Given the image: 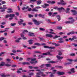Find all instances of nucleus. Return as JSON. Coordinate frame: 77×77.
<instances>
[{"label":"nucleus","instance_id":"nucleus-50","mask_svg":"<svg viewBox=\"0 0 77 77\" xmlns=\"http://www.w3.org/2000/svg\"><path fill=\"white\" fill-rule=\"evenodd\" d=\"M35 53H41V52L39 51H34Z\"/></svg>","mask_w":77,"mask_h":77},{"label":"nucleus","instance_id":"nucleus-37","mask_svg":"<svg viewBox=\"0 0 77 77\" xmlns=\"http://www.w3.org/2000/svg\"><path fill=\"white\" fill-rule=\"evenodd\" d=\"M5 10L3 8H2L1 10V12H5Z\"/></svg>","mask_w":77,"mask_h":77},{"label":"nucleus","instance_id":"nucleus-8","mask_svg":"<svg viewBox=\"0 0 77 77\" xmlns=\"http://www.w3.org/2000/svg\"><path fill=\"white\" fill-rule=\"evenodd\" d=\"M60 2H61V5L63 6L66 4V2H65V1H64L63 0H60Z\"/></svg>","mask_w":77,"mask_h":77},{"label":"nucleus","instance_id":"nucleus-47","mask_svg":"<svg viewBox=\"0 0 77 77\" xmlns=\"http://www.w3.org/2000/svg\"><path fill=\"white\" fill-rule=\"evenodd\" d=\"M29 75H34V73L33 72L30 73H29Z\"/></svg>","mask_w":77,"mask_h":77},{"label":"nucleus","instance_id":"nucleus-53","mask_svg":"<svg viewBox=\"0 0 77 77\" xmlns=\"http://www.w3.org/2000/svg\"><path fill=\"white\" fill-rule=\"evenodd\" d=\"M50 23H51V24H56V22H50Z\"/></svg>","mask_w":77,"mask_h":77},{"label":"nucleus","instance_id":"nucleus-18","mask_svg":"<svg viewBox=\"0 0 77 77\" xmlns=\"http://www.w3.org/2000/svg\"><path fill=\"white\" fill-rule=\"evenodd\" d=\"M70 71L72 73H74L75 72V71L74 69V68H72L70 69Z\"/></svg>","mask_w":77,"mask_h":77},{"label":"nucleus","instance_id":"nucleus-44","mask_svg":"<svg viewBox=\"0 0 77 77\" xmlns=\"http://www.w3.org/2000/svg\"><path fill=\"white\" fill-rule=\"evenodd\" d=\"M59 37H60V36H57V35H56L53 38V39H56V38H59Z\"/></svg>","mask_w":77,"mask_h":77},{"label":"nucleus","instance_id":"nucleus-27","mask_svg":"<svg viewBox=\"0 0 77 77\" xmlns=\"http://www.w3.org/2000/svg\"><path fill=\"white\" fill-rule=\"evenodd\" d=\"M21 38H19L18 39V40H16L15 41V42H20V41L19 40H20V39H21Z\"/></svg>","mask_w":77,"mask_h":77},{"label":"nucleus","instance_id":"nucleus-9","mask_svg":"<svg viewBox=\"0 0 77 77\" xmlns=\"http://www.w3.org/2000/svg\"><path fill=\"white\" fill-rule=\"evenodd\" d=\"M45 36L46 37H48L49 38H53V36L52 35L47 34L45 35Z\"/></svg>","mask_w":77,"mask_h":77},{"label":"nucleus","instance_id":"nucleus-32","mask_svg":"<svg viewBox=\"0 0 77 77\" xmlns=\"http://www.w3.org/2000/svg\"><path fill=\"white\" fill-rule=\"evenodd\" d=\"M75 56V53H72L70 54V56Z\"/></svg>","mask_w":77,"mask_h":77},{"label":"nucleus","instance_id":"nucleus-63","mask_svg":"<svg viewBox=\"0 0 77 77\" xmlns=\"http://www.w3.org/2000/svg\"><path fill=\"white\" fill-rule=\"evenodd\" d=\"M58 42V43H63V41H59Z\"/></svg>","mask_w":77,"mask_h":77},{"label":"nucleus","instance_id":"nucleus-7","mask_svg":"<svg viewBox=\"0 0 77 77\" xmlns=\"http://www.w3.org/2000/svg\"><path fill=\"white\" fill-rule=\"evenodd\" d=\"M56 57L59 60H61L63 58V57H60V56L57 55Z\"/></svg>","mask_w":77,"mask_h":77},{"label":"nucleus","instance_id":"nucleus-24","mask_svg":"<svg viewBox=\"0 0 77 77\" xmlns=\"http://www.w3.org/2000/svg\"><path fill=\"white\" fill-rule=\"evenodd\" d=\"M41 2H42L41 1H37V5H40V4H41Z\"/></svg>","mask_w":77,"mask_h":77},{"label":"nucleus","instance_id":"nucleus-31","mask_svg":"<svg viewBox=\"0 0 77 77\" xmlns=\"http://www.w3.org/2000/svg\"><path fill=\"white\" fill-rule=\"evenodd\" d=\"M39 29L41 31H45V29L43 28H40Z\"/></svg>","mask_w":77,"mask_h":77},{"label":"nucleus","instance_id":"nucleus-52","mask_svg":"<svg viewBox=\"0 0 77 77\" xmlns=\"http://www.w3.org/2000/svg\"><path fill=\"white\" fill-rule=\"evenodd\" d=\"M34 69H39V67L38 66H36V67H33Z\"/></svg>","mask_w":77,"mask_h":77},{"label":"nucleus","instance_id":"nucleus-45","mask_svg":"<svg viewBox=\"0 0 77 77\" xmlns=\"http://www.w3.org/2000/svg\"><path fill=\"white\" fill-rule=\"evenodd\" d=\"M47 53V54H48V55H49L50 56H51V54H50V52L48 51Z\"/></svg>","mask_w":77,"mask_h":77},{"label":"nucleus","instance_id":"nucleus-29","mask_svg":"<svg viewBox=\"0 0 77 77\" xmlns=\"http://www.w3.org/2000/svg\"><path fill=\"white\" fill-rule=\"evenodd\" d=\"M57 18L58 21H60V16H57Z\"/></svg>","mask_w":77,"mask_h":77},{"label":"nucleus","instance_id":"nucleus-12","mask_svg":"<svg viewBox=\"0 0 77 77\" xmlns=\"http://www.w3.org/2000/svg\"><path fill=\"white\" fill-rule=\"evenodd\" d=\"M8 10V11H7V12H8V13H12V12H13V11L11 9L9 8Z\"/></svg>","mask_w":77,"mask_h":77},{"label":"nucleus","instance_id":"nucleus-42","mask_svg":"<svg viewBox=\"0 0 77 77\" xmlns=\"http://www.w3.org/2000/svg\"><path fill=\"white\" fill-rule=\"evenodd\" d=\"M25 32H26V33H27L28 32V31L27 30H24L23 31V33H25Z\"/></svg>","mask_w":77,"mask_h":77},{"label":"nucleus","instance_id":"nucleus-58","mask_svg":"<svg viewBox=\"0 0 77 77\" xmlns=\"http://www.w3.org/2000/svg\"><path fill=\"white\" fill-rule=\"evenodd\" d=\"M36 60V58H34V59H31V61H35V60Z\"/></svg>","mask_w":77,"mask_h":77},{"label":"nucleus","instance_id":"nucleus-5","mask_svg":"<svg viewBox=\"0 0 77 77\" xmlns=\"http://www.w3.org/2000/svg\"><path fill=\"white\" fill-rule=\"evenodd\" d=\"M44 48H49V49H54V47H49V46H44Z\"/></svg>","mask_w":77,"mask_h":77},{"label":"nucleus","instance_id":"nucleus-3","mask_svg":"<svg viewBox=\"0 0 77 77\" xmlns=\"http://www.w3.org/2000/svg\"><path fill=\"white\" fill-rule=\"evenodd\" d=\"M32 21L33 22H34V24L36 26H39V25L40 23L39 21H38L35 19H32Z\"/></svg>","mask_w":77,"mask_h":77},{"label":"nucleus","instance_id":"nucleus-1","mask_svg":"<svg viewBox=\"0 0 77 77\" xmlns=\"http://www.w3.org/2000/svg\"><path fill=\"white\" fill-rule=\"evenodd\" d=\"M68 19L69 20H71V21L68 20L65 22V24H73V23L75 21V20L73 19V17H69Z\"/></svg>","mask_w":77,"mask_h":77},{"label":"nucleus","instance_id":"nucleus-16","mask_svg":"<svg viewBox=\"0 0 77 77\" xmlns=\"http://www.w3.org/2000/svg\"><path fill=\"white\" fill-rule=\"evenodd\" d=\"M38 17H42V18H44V15L41 14H39L38 15Z\"/></svg>","mask_w":77,"mask_h":77},{"label":"nucleus","instance_id":"nucleus-13","mask_svg":"<svg viewBox=\"0 0 77 77\" xmlns=\"http://www.w3.org/2000/svg\"><path fill=\"white\" fill-rule=\"evenodd\" d=\"M70 10V8H67L66 9V10L65 12L66 13H67L68 14H69V11Z\"/></svg>","mask_w":77,"mask_h":77},{"label":"nucleus","instance_id":"nucleus-22","mask_svg":"<svg viewBox=\"0 0 77 77\" xmlns=\"http://www.w3.org/2000/svg\"><path fill=\"white\" fill-rule=\"evenodd\" d=\"M71 64H72V63L71 62H69L66 63H65L64 65L66 66L67 65H70Z\"/></svg>","mask_w":77,"mask_h":77},{"label":"nucleus","instance_id":"nucleus-17","mask_svg":"<svg viewBox=\"0 0 77 77\" xmlns=\"http://www.w3.org/2000/svg\"><path fill=\"white\" fill-rule=\"evenodd\" d=\"M32 11H34L35 12H38V10L36 9V8H33L32 9Z\"/></svg>","mask_w":77,"mask_h":77},{"label":"nucleus","instance_id":"nucleus-54","mask_svg":"<svg viewBox=\"0 0 77 77\" xmlns=\"http://www.w3.org/2000/svg\"><path fill=\"white\" fill-rule=\"evenodd\" d=\"M9 17V15L8 14L6 15L5 18H8V17Z\"/></svg>","mask_w":77,"mask_h":77},{"label":"nucleus","instance_id":"nucleus-6","mask_svg":"<svg viewBox=\"0 0 77 77\" xmlns=\"http://www.w3.org/2000/svg\"><path fill=\"white\" fill-rule=\"evenodd\" d=\"M71 11L72 12L73 15H77V11L74 10H71Z\"/></svg>","mask_w":77,"mask_h":77},{"label":"nucleus","instance_id":"nucleus-49","mask_svg":"<svg viewBox=\"0 0 77 77\" xmlns=\"http://www.w3.org/2000/svg\"><path fill=\"white\" fill-rule=\"evenodd\" d=\"M65 33L62 32H60L59 33V35H63V34H65Z\"/></svg>","mask_w":77,"mask_h":77},{"label":"nucleus","instance_id":"nucleus-21","mask_svg":"<svg viewBox=\"0 0 77 77\" xmlns=\"http://www.w3.org/2000/svg\"><path fill=\"white\" fill-rule=\"evenodd\" d=\"M33 41V40H30L28 41V42H29V44H33V42H32Z\"/></svg>","mask_w":77,"mask_h":77},{"label":"nucleus","instance_id":"nucleus-38","mask_svg":"<svg viewBox=\"0 0 77 77\" xmlns=\"http://www.w3.org/2000/svg\"><path fill=\"white\" fill-rule=\"evenodd\" d=\"M28 16L29 18H32V17H33V16L31 14H29Z\"/></svg>","mask_w":77,"mask_h":77},{"label":"nucleus","instance_id":"nucleus-43","mask_svg":"<svg viewBox=\"0 0 77 77\" xmlns=\"http://www.w3.org/2000/svg\"><path fill=\"white\" fill-rule=\"evenodd\" d=\"M29 68V69H32L33 67V66H28Z\"/></svg>","mask_w":77,"mask_h":77},{"label":"nucleus","instance_id":"nucleus-15","mask_svg":"<svg viewBox=\"0 0 77 77\" xmlns=\"http://www.w3.org/2000/svg\"><path fill=\"white\" fill-rule=\"evenodd\" d=\"M23 65H30V63L29 62H23L22 63Z\"/></svg>","mask_w":77,"mask_h":77},{"label":"nucleus","instance_id":"nucleus-20","mask_svg":"<svg viewBox=\"0 0 77 77\" xmlns=\"http://www.w3.org/2000/svg\"><path fill=\"white\" fill-rule=\"evenodd\" d=\"M6 38H5L4 37L0 38V41H2L3 39H6Z\"/></svg>","mask_w":77,"mask_h":77},{"label":"nucleus","instance_id":"nucleus-51","mask_svg":"<svg viewBox=\"0 0 77 77\" xmlns=\"http://www.w3.org/2000/svg\"><path fill=\"white\" fill-rule=\"evenodd\" d=\"M50 77H54V75L52 74V73H51V75H50Z\"/></svg>","mask_w":77,"mask_h":77},{"label":"nucleus","instance_id":"nucleus-57","mask_svg":"<svg viewBox=\"0 0 77 77\" xmlns=\"http://www.w3.org/2000/svg\"><path fill=\"white\" fill-rule=\"evenodd\" d=\"M6 30H5L4 31H0V33H3V32H6Z\"/></svg>","mask_w":77,"mask_h":77},{"label":"nucleus","instance_id":"nucleus-19","mask_svg":"<svg viewBox=\"0 0 77 77\" xmlns=\"http://www.w3.org/2000/svg\"><path fill=\"white\" fill-rule=\"evenodd\" d=\"M77 39V37L75 36H73V38L71 39V41H73L74 39Z\"/></svg>","mask_w":77,"mask_h":77},{"label":"nucleus","instance_id":"nucleus-64","mask_svg":"<svg viewBox=\"0 0 77 77\" xmlns=\"http://www.w3.org/2000/svg\"><path fill=\"white\" fill-rule=\"evenodd\" d=\"M17 52H22V51H21V50H17Z\"/></svg>","mask_w":77,"mask_h":77},{"label":"nucleus","instance_id":"nucleus-4","mask_svg":"<svg viewBox=\"0 0 77 77\" xmlns=\"http://www.w3.org/2000/svg\"><path fill=\"white\" fill-rule=\"evenodd\" d=\"M47 3H49V4H51L53 5V4H54V3H56V2L54 1H51L49 0L47 1Z\"/></svg>","mask_w":77,"mask_h":77},{"label":"nucleus","instance_id":"nucleus-41","mask_svg":"<svg viewBox=\"0 0 77 77\" xmlns=\"http://www.w3.org/2000/svg\"><path fill=\"white\" fill-rule=\"evenodd\" d=\"M5 65L6 66H11V64H5Z\"/></svg>","mask_w":77,"mask_h":77},{"label":"nucleus","instance_id":"nucleus-35","mask_svg":"<svg viewBox=\"0 0 77 77\" xmlns=\"http://www.w3.org/2000/svg\"><path fill=\"white\" fill-rule=\"evenodd\" d=\"M15 25H16V23H12L11 24V26H14Z\"/></svg>","mask_w":77,"mask_h":77},{"label":"nucleus","instance_id":"nucleus-36","mask_svg":"<svg viewBox=\"0 0 77 77\" xmlns=\"http://www.w3.org/2000/svg\"><path fill=\"white\" fill-rule=\"evenodd\" d=\"M67 60H68V61H69L70 62H71L72 61H73V60L72 59H67Z\"/></svg>","mask_w":77,"mask_h":77},{"label":"nucleus","instance_id":"nucleus-48","mask_svg":"<svg viewBox=\"0 0 77 77\" xmlns=\"http://www.w3.org/2000/svg\"><path fill=\"white\" fill-rule=\"evenodd\" d=\"M49 33H51V34H54V35H56V33H54V32H49Z\"/></svg>","mask_w":77,"mask_h":77},{"label":"nucleus","instance_id":"nucleus-23","mask_svg":"<svg viewBox=\"0 0 77 77\" xmlns=\"http://www.w3.org/2000/svg\"><path fill=\"white\" fill-rule=\"evenodd\" d=\"M15 17V14H10L9 15L10 17Z\"/></svg>","mask_w":77,"mask_h":77},{"label":"nucleus","instance_id":"nucleus-26","mask_svg":"<svg viewBox=\"0 0 77 77\" xmlns=\"http://www.w3.org/2000/svg\"><path fill=\"white\" fill-rule=\"evenodd\" d=\"M34 45H38V46H39L41 45V44H40L38 43H34Z\"/></svg>","mask_w":77,"mask_h":77},{"label":"nucleus","instance_id":"nucleus-46","mask_svg":"<svg viewBox=\"0 0 77 77\" xmlns=\"http://www.w3.org/2000/svg\"><path fill=\"white\" fill-rule=\"evenodd\" d=\"M62 52H59L58 53V55H59V56H62Z\"/></svg>","mask_w":77,"mask_h":77},{"label":"nucleus","instance_id":"nucleus-56","mask_svg":"<svg viewBox=\"0 0 77 77\" xmlns=\"http://www.w3.org/2000/svg\"><path fill=\"white\" fill-rule=\"evenodd\" d=\"M5 54V52H2L0 53V56H2V54Z\"/></svg>","mask_w":77,"mask_h":77},{"label":"nucleus","instance_id":"nucleus-62","mask_svg":"<svg viewBox=\"0 0 77 77\" xmlns=\"http://www.w3.org/2000/svg\"><path fill=\"white\" fill-rule=\"evenodd\" d=\"M12 51L13 53H16V51L15 50H13Z\"/></svg>","mask_w":77,"mask_h":77},{"label":"nucleus","instance_id":"nucleus-40","mask_svg":"<svg viewBox=\"0 0 77 77\" xmlns=\"http://www.w3.org/2000/svg\"><path fill=\"white\" fill-rule=\"evenodd\" d=\"M57 14V12L54 13L52 15V17H54V16H55V15H56Z\"/></svg>","mask_w":77,"mask_h":77},{"label":"nucleus","instance_id":"nucleus-60","mask_svg":"<svg viewBox=\"0 0 77 77\" xmlns=\"http://www.w3.org/2000/svg\"><path fill=\"white\" fill-rule=\"evenodd\" d=\"M60 45V44H55V46L56 47H57L58 46H59Z\"/></svg>","mask_w":77,"mask_h":77},{"label":"nucleus","instance_id":"nucleus-10","mask_svg":"<svg viewBox=\"0 0 77 77\" xmlns=\"http://www.w3.org/2000/svg\"><path fill=\"white\" fill-rule=\"evenodd\" d=\"M28 36H35L34 33L32 32H29V34H28Z\"/></svg>","mask_w":77,"mask_h":77},{"label":"nucleus","instance_id":"nucleus-33","mask_svg":"<svg viewBox=\"0 0 77 77\" xmlns=\"http://www.w3.org/2000/svg\"><path fill=\"white\" fill-rule=\"evenodd\" d=\"M57 29H59V30H61L62 29V27L59 26H57Z\"/></svg>","mask_w":77,"mask_h":77},{"label":"nucleus","instance_id":"nucleus-34","mask_svg":"<svg viewBox=\"0 0 77 77\" xmlns=\"http://www.w3.org/2000/svg\"><path fill=\"white\" fill-rule=\"evenodd\" d=\"M2 75H1V77H6V75H5V73L2 74Z\"/></svg>","mask_w":77,"mask_h":77},{"label":"nucleus","instance_id":"nucleus-11","mask_svg":"<svg viewBox=\"0 0 77 77\" xmlns=\"http://www.w3.org/2000/svg\"><path fill=\"white\" fill-rule=\"evenodd\" d=\"M57 74L58 75H63L65 74L64 72H58L57 73Z\"/></svg>","mask_w":77,"mask_h":77},{"label":"nucleus","instance_id":"nucleus-55","mask_svg":"<svg viewBox=\"0 0 77 77\" xmlns=\"http://www.w3.org/2000/svg\"><path fill=\"white\" fill-rule=\"evenodd\" d=\"M44 64H42V65H41L39 67L40 68H43V67H44Z\"/></svg>","mask_w":77,"mask_h":77},{"label":"nucleus","instance_id":"nucleus-2","mask_svg":"<svg viewBox=\"0 0 77 77\" xmlns=\"http://www.w3.org/2000/svg\"><path fill=\"white\" fill-rule=\"evenodd\" d=\"M53 9H57L58 11H59L60 12H62V9H63L64 11H65V9L63 8V7H61V8H58L57 7H55L53 8Z\"/></svg>","mask_w":77,"mask_h":77},{"label":"nucleus","instance_id":"nucleus-30","mask_svg":"<svg viewBox=\"0 0 77 77\" xmlns=\"http://www.w3.org/2000/svg\"><path fill=\"white\" fill-rule=\"evenodd\" d=\"M40 41H42L43 42H45V39L43 38H40Z\"/></svg>","mask_w":77,"mask_h":77},{"label":"nucleus","instance_id":"nucleus-59","mask_svg":"<svg viewBox=\"0 0 77 77\" xmlns=\"http://www.w3.org/2000/svg\"><path fill=\"white\" fill-rule=\"evenodd\" d=\"M32 48H36V46H32Z\"/></svg>","mask_w":77,"mask_h":77},{"label":"nucleus","instance_id":"nucleus-28","mask_svg":"<svg viewBox=\"0 0 77 77\" xmlns=\"http://www.w3.org/2000/svg\"><path fill=\"white\" fill-rule=\"evenodd\" d=\"M46 66L47 67H50L51 66V65L50 64H45Z\"/></svg>","mask_w":77,"mask_h":77},{"label":"nucleus","instance_id":"nucleus-39","mask_svg":"<svg viewBox=\"0 0 77 77\" xmlns=\"http://www.w3.org/2000/svg\"><path fill=\"white\" fill-rule=\"evenodd\" d=\"M23 23L21 22L20 21H18V23L19 25H21Z\"/></svg>","mask_w":77,"mask_h":77},{"label":"nucleus","instance_id":"nucleus-61","mask_svg":"<svg viewBox=\"0 0 77 77\" xmlns=\"http://www.w3.org/2000/svg\"><path fill=\"white\" fill-rule=\"evenodd\" d=\"M57 68H62L63 67L62 66H57Z\"/></svg>","mask_w":77,"mask_h":77},{"label":"nucleus","instance_id":"nucleus-25","mask_svg":"<svg viewBox=\"0 0 77 77\" xmlns=\"http://www.w3.org/2000/svg\"><path fill=\"white\" fill-rule=\"evenodd\" d=\"M57 62H55L54 61H49V63H56Z\"/></svg>","mask_w":77,"mask_h":77},{"label":"nucleus","instance_id":"nucleus-14","mask_svg":"<svg viewBox=\"0 0 77 77\" xmlns=\"http://www.w3.org/2000/svg\"><path fill=\"white\" fill-rule=\"evenodd\" d=\"M5 63L4 62H1L0 63V66H3L4 64H5Z\"/></svg>","mask_w":77,"mask_h":77}]
</instances>
